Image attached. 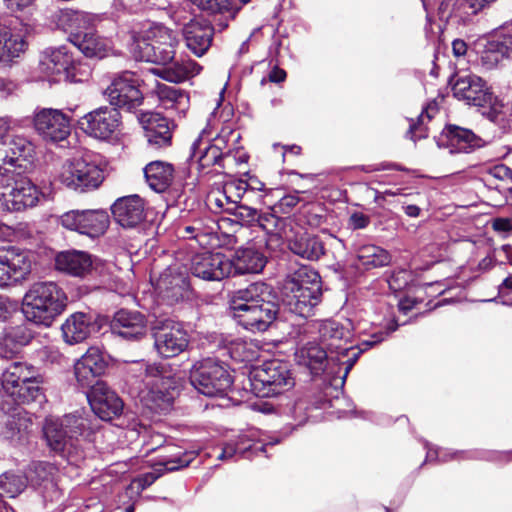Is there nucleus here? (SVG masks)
I'll list each match as a JSON object with an SVG mask.
<instances>
[{
	"instance_id": "f257e3e1",
	"label": "nucleus",
	"mask_w": 512,
	"mask_h": 512,
	"mask_svg": "<svg viewBox=\"0 0 512 512\" xmlns=\"http://www.w3.org/2000/svg\"><path fill=\"white\" fill-rule=\"evenodd\" d=\"M109 362V355L98 346H91L74 364V375L81 388H89L87 399L92 411L104 421L121 414L123 402L118 395L96 378L101 376Z\"/></svg>"
},
{
	"instance_id": "f03ea898",
	"label": "nucleus",
	"mask_w": 512,
	"mask_h": 512,
	"mask_svg": "<svg viewBox=\"0 0 512 512\" xmlns=\"http://www.w3.org/2000/svg\"><path fill=\"white\" fill-rule=\"evenodd\" d=\"M127 382L143 406L153 412L169 409L180 386L179 378L166 375L163 366L135 360L127 364Z\"/></svg>"
},
{
	"instance_id": "7ed1b4c3",
	"label": "nucleus",
	"mask_w": 512,
	"mask_h": 512,
	"mask_svg": "<svg viewBox=\"0 0 512 512\" xmlns=\"http://www.w3.org/2000/svg\"><path fill=\"white\" fill-rule=\"evenodd\" d=\"M43 434L49 448L69 464L79 466L84 461L83 442L89 435L85 417L75 414L48 417L43 425Z\"/></svg>"
},
{
	"instance_id": "20e7f679",
	"label": "nucleus",
	"mask_w": 512,
	"mask_h": 512,
	"mask_svg": "<svg viewBox=\"0 0 512 512\" xmlns=\"http://www.w3.org/2000/svg\"><path fill=\"white\" fill-rule=\"evenodd\" d=\"M67 302L65 291L56 282H35L24 294L22 313L27 321L49 327L63 313Z\"/></svg>"
},
{
	"instance_id": "39448f33",
	"label": "nucleus",
	"mask_w": 512,
	"mask_h": 512,
	"mask_svg": "<svg viewBox=\"0 0 512 512\" xmlns=\"http://www.w3.org/2000/svg\"><path fill=\"white\" fill-rule=\"evenodd\" d=\"M321 295L320 276L311 267L301 266L284 280L282 301L291 313L309 317L320 302Z\"/></svg>"
},
{
	"instance_id": "423d86ee",
	"label": "nucleus",
	"mask_w": 512,
	"mask_h": 512,
	"mask_svg": "<svg viewBox=\"0 0 512 512\" xmlns=\"http://www.w3.org/2000/svg\"><path fill=\"white\" fill-rule=\"evenodd\" d=\"M31 161L19 162L20 165L0 164V209L20 212L38 204L41 191L20 171Z\"/></svg>"
},
{
	"instance_id": "0eeeda50",
	"label": "nucleus",
	"mask_w": 512,
	"mask_h": 512,
	"mask_svg": "<svg viewBox=\"0 0 512 512\" xmlns=\"http://www.w3.org/2000/svg\"><path fill=\"white\" fill-rule=\"evenodd\" d=\"M4 392L18 404H29L44 399V378L39 370L27 362H13L2 373Z\"/></svg>"
},
{
	"instance_id": "6e6552de",
	"label": "nucleus",
	"mask_w": 512,
	"mask_h": 512,
	"mask_svg": "<svg viewBox=\"0 0 512 512\" xmlns=\"http://www.w3.org/2000/svg\"><path fill=\"white\" fill-rule=\"evenodd\" d=\"M69 21V41L87 58L103 59L113 53L111 39L99 35L95 29V16L72 11L67 14Z\"/></svg>"
},
{
	"instance_id": "1a4fd4ad",
	"label": "nucleus",
	"mask_w": 512,
	"mask_h": 512,
	"mask_svg": "<svg viewBox=\"0 0 512 512\" xmlns=\"http://www.w3.org/2000/svg\"><path fill=\"white\" fill-rule=\"evenodd\" d=\"M452 93L458 100L482 109V114L491 121H496L503 113V102L488 83L476 74L458 75L452 84Z\"/></svg>"
},
{
	"instance_id": "9d476101",
	"label": "nucleus",
	"mask_w": 512,
	"mask_h": 512,
	"mask_svg": "<svg viewBox=\"0 0 512 512\" xmlns=\"http://www.w3.org/2000/svg\"><path fill=\"white\" fill-rule=\"evenodd\" d=\"M101 163L86 158H75L64 162L55 180L68 190L85 193L97 189L104 181Z\"/></svg>"
},
{
	"instance_id": "9b49d317",
	"label": "nucleus",
	"mask_w": 512,
	"mask_h": 512,
	"mask_svg": "<svg viewBox=\"0 0 512 512\" xmlns=\"http://www.w3.org/2000/svg\"><path fill=\"white\" fill-rule=\"evenodd\" d=\"M178 40L175 34L163 25H153L142 39H137L133 52L140 61L166 65L174 59Z\"/></svg>"
},
{
	"instance_id": "f8f14e48",
	"label": "nucleus",
	"mask_w": 512,
	"mask_h": 512,
	"mask_svg": "<svg viewBox=\"0 0 512 512\" xmlns=\"http://www.w3.org/2000/svg\"><path fill=\"white\" fill-rule=\"evenodd\" d=\"M253 389L261 397H271L292 389L295 380L287 362L272 359L254 367L250 372Z\"/></svg>"
},
{
	"instance_id": "ddd939ff",
	"label": "nucleus",
	"mask_w": 512,
	"mask_h": 512,
	"mask_svg": "<svg viewBox=\"0 0 512 512\" xmlns=\"http://www.w3.org/2000/svg\"><path fill=\"white\" fill-rule=\"evenodd\" d=\"M38 68L49 82L77 83L83 81L85 76L80 63L66 46L46 48L41 53Z\"/></svg>"
},
{
	"instance_id": "4468645a",
	"label": "nucleus",
	"mask_w": 512,
	"mask_h": 512,
	"mask_svg": "<svg viewBox=\"0 0 512 512\" xmlns=\"http://www.w3.org/2000/svg\"><path fill=\"white\" fill-rule=\"evenodd\" d=\"M190 382L199 393L215 397L225 395L231 388L233 380L222 364L207 358L194 364L190 373Z\"/></svg>"
},
{
	"instance_id": "2eb2a0df",
	"label": "nucleus",
	"mask_w": 512,
	"mask_h": 512,
	"mask_svg": "<svg viewBox=\"0 0 512 512\" xmlns=\"http://www.w3.org/2000/svg\"><path fill=\"white\" fill-rule=\"evenodd\" d=\"M34 264L33 253L17 246L0 248V289L14 287L27 281Z\"/></svg>"
},
{
	"instance_id": "dca6fc26",
	"label": "nucleus",
	"mask_w": 512,
	"mask_h": 512,
	"mask_svg": "<svg viewBox=\"0 0 512 512\" xmlns=\"http://www.w3.org/2000/svg\"><path fill=\"white\" fill-rule=\"evenodd\" d=\"M154 349L162 358L176 357L190 343V336L183 325L172 319L157 320L152 327Z\"/></svg>"
},
{
	"instance_id": "f3484780",
	"label": "nucleus",
	"mask_w": 512,
	"mask_h": 512,
	"mask_svg": "<svg viewBox=\"0 0 512 512\" xmlns=\"http://www.w3.org/2000/svg\"><path fill=\"white\" fill-rule=\"evenodd\" d=\"M139 86L140 80L135 73L123 71L112 78L104 95L110 105L132 111L143 102V94Z\"/></svg>"
},
{
	"instance_id": "a211bd4d",
	"label": "nucleus",
	"mask_w": 512,
	"mask_h": 512,
	"mask_svg": "<svg viewBox=\"0 0 512 512\" xmlns=\"http://www.w3.org/2000/svg\"><path fill=\"white\" fill-rule=\"evenodd\" d=\"M12 126L10 116H0V164L20 165L33 159V143L23 135H9Z\"/></svg>"
},
{
	"instance_id": "6ab92c4d",
	"label": "nucleus",
	"mask_w": 512,
	"mask_h": 512,
	"mask_svg": "<svg viewBox=\"0 0 512 512\" xmlns=\"http://www.w3.org/2000/svg\"><path fill=\"white\" fill-rule=\"evenodd\" d=\"M78 125L86 135L107 141L119 133L121 114L116 108L102 106L82 116Z\"/></svg>"
},
{
	"instance_id": "aec40b11",
	"label": "nucleus",
	"mask_w": 512,
	"mask_h": 512,
	"mask_svg": "<svg viewBox=\"0 0 512 512\" xmlns=\"http://www.w3.org/2000/svg\"><path fill=\"white\" fill-rule=\"evenodd\" d=\"M109 222V215L104 210H71L60 217L64 228L90 238L103 235Z\"/></svg>"
},
{
	"instance_id": "412c9836",
	"label": "nucleus",
	"mask_w": 512,
	"mask_h": 512,
	"mask_svg": "<svg viewBox=\"0 0 512 512\" xmlns=\"http://www.w3.org/2000/svg\"><path fill=\"white\" fill-rule=\"evenodd\" d=\"M36 133L46 142H60L70 134V121L61 110L37 108L32 117Z\"/></svg>"
},
{
	"instance_id": "4be33fe9",
	"label": "nucleus",
	"mask_w": 512,
	"mask_h": 512,
	"mask_svg": "<svg viewBox=\"0 0 512 512\" xmlns=\"http://www.w3.org/2000/svg\"><path fill=\"white\" fill-rule=\"evenodd\" d=\"M229 258L220 252L196 253L190 260V272L205 281H221L230 277Z\"/></svg>"
},
{
	"instance_id": "5701e85b",
	"label": "nucleus",
	"mask_w": 512,
	"mask_h": 512,
	"mask_svg": "<svg viewBox=\"0 0 512 512\" xmlns=\"http://www.w3.org/2000/svg\"><path fill=\"white\" fill-rule=\"evenodd\" d=\"M381 326L385 330H380L376 333H374L371 338V341H365L363 342V345L366 347L364 349H359L356 347H353L352 345L346 344L343 346L340 350L335 351L337 353L336 361L339 365L340 369H343V374L340 377L342 380V384L344 383L348 373L354 366V364L357 362L360 354L367 349L368 347H371L377 343L382 342L388 335H390L392 332L396 331L398 328V323L395 320L394 317L385 320L383 323H381Z\"/></svg>"
},
{
	"instance_id": "b1692460",
	"label": "nucleus",
	"mask_w": 512,
	"mask_h": 512,
	"mask_svg": "<svg viewBox=\"0 0 512 512\" xmlns=\"http://www.w3.org/2000/svg\"><path fill=\"white\" fill-rule=\"evenodd\" d=\"M276 315V305L271 301L263 300L246 308L245 311L234 314L232 317L245 329L252 332H262L272 324Z\"/></svg>"
},
{
	"instance_id": "393cba45",
	"label": "nucleus",
	"mask_w": 512,
	"mask_h": 512,
	"mask_svg": "<svg viewBox=\"0 0 512 512\" xmlns=\"http://www.w3.org/2000/svg\"><path fill=\"white\" fill-rule=\"evenodd\" d=\"M25 27L18 21L0 23V63L20 57L27 48Z\"/></svg>"
},
{
	"instance_id": "a878e982",
	"label": "nucleus",
	"mask_w": 512,
	"mask_h": 512,
	"mask_svg": "<svg viewBox=\"0 0 512 512\" xmlns=\"http://www.w3.org/2000/svg\"><path fill=\"white\" fill-rule=\"evenodd\" d=\"M437 144L439 148L448 149L450 154L470 153L476 148L481 147L483 141L469 129L448 125L443 130Z\"/></svg>"
},
{
	"instance_id": "bb28decb",
	"label": "nucleus",
	"mask_w": 512,
	"mask_h": 512,
	"mask_svg": "<svg viewBox=\"0 0 512 512\" xmlns=\"http://www.w3.org/2000/svg\"><path fill=\"white\" fill-rule=\"evenodd\" d=\"M112 214L117 223L133 228L145 219V202L139 195L118 198L112 205Z\"/></svg>"
},
{
	"instance_id": "cd10ccee",
	"label": "nucleus",
	"mask_w": 512,
	"mask_h": 512,
	"mask_svg": "<svg viewBox=\"0 0 512 512\" xmlns=\"http://www.w3.org/2000/svg\"><path fill=\"white\" fill-rule=\"evenodd\" d=\"M213 34V27L204 19H192L183 28L186 46L197 57L207 52L211 46Z\"/></svg>"
},
{
	"instance_id": "c85d7f7f",
	"label": "nucleus",
	"mask_w": 512,
	"mask_h": 512,
	"mask_svg": "<svg viewBox=\"0 0 512 512\" xmlns=\"http://www.w3.org/2000/svg\"><path fill=\"white\" fill-rule=\"evenodd\" d=\"M139 121L150 146L162 148L171 144L172 131L166 117L148 112L141 114Z\"/></svg>"
},
{
	"instance_id": "c756f323",
	"label": "nucleus",
	"mask_w": 512,
	"mask_h": 512,
	"mask_svg": "<svg viewBox=\"0 0 512 512\" xmlns=\"http://www.w3.org/2000/svg\"><path fill=\"white\" fill-rule=\"evenodd\" d=\"M230 262V276L260 273L266 263L267 257L255 247H245L236 250Z\"/></svg>"
},
{
	"instance_id": "7c9ffc66",
	"label": "nucleus",
	"mask_w": 512,
	"mask_h": 512,
	"mask_svg": "<svg viewBox=\"0 0 512 512\" xmlns=\"http://www.w3.org/2000/svg\"><path fill=\"white\" fill-rule=\"evenodd\" d=\"M92 256L84 251L67 250L59 252L55 257L57 271L73 277H85L93 269Z\"/></svg>"
},
{
	"instance_id": "2f4dec72",
	"label": "nucleus",
	"mask_w": 512,
	"mask_h": 512,
	"mask_svg": "<svg viewBox=\"0 0 512 512\" xmlns=\"http://www.w3.org/2000/svg\"><path fill=\"white\" fill-rule=\"evenodd\" d=\"M32 427L30 414L19 409L8 417L2 435L11 445L22 447L29 443Z\"/></svg>"
},
{
	"instance_id": "473e14b6",
	"label": "nucleus",
	"mask_w": 512,
	"mask_h": 512,
	"mask_svg": "<svg viewBox=\"0 0 512 512\" xmlns=\"http://www.w3.org/2000/svg\"><path fill=\"white\" fill-rule=\"evenodd\" d=\"M319 339L322 345L330 352L340 350L352 338L350 325H344L336 320L326 319L318 324Z\"/></svg>"
},
{
	"instance_id": "72a5a7b5",
	"label": "nucleus",
	"mask_w": 512,
	"mask_h": 512,
	"mask_svg": "<svg viewBox=\"0 0 512 512\" xmlns=\"http://www.w3.org/2000/svg\"><path fill=\"white\" fill-rule=\"evenodd\" d=\"M95 329L92 316L82 312L70 315L61 326L63 339L69 345L83 342Z\"/></svg>"
},
{
	"instance_id": "f704fd0d",
	"label": "nucleus",
	"mask_w": 512,
	"mask_h": 512,
	"mask_svg": "<svg viewBox=\"0 0 512 512\" xmlns=\"http://www.w3.org/2000/svg\"><path fill=\"white\" fill-rule=\"evenodd\" d=\"M112 329L126 339H137L146 331L145 316L139 311L121 309L114 315Z\"/></svg>"
},
{
	"instance_id": "c9c22d12",
	"label": "nucleus",
	"mask_w": 512,
	"mask_h": 512,
	"mask_svg": "<svg viewBox=\"0 0 512 512\" xmlns=\"http://www.w3.org/2000/svg\"><path fill=\"white\" fill-rule=\"evenodd\" d=\"M201 66L190 58H180L162 67L151 69V72L171 83H182L201 71Z\"/></svg>"
},
{
	"instance_id": "e433bc0d",
	"label": "nucleus",
	"mask_w": 512,
	"mask_h": 512,
	"mask_svg": "<svg viewBox=\"0 0 512 512\" xmlns=\"http://www.w3.org/2000/svg\"><path fill=\"white\" fill-rule=\"evenodd\" d=\"M155 93L159 105L172 115L182 117L190 106L189 95L182 89L166 84H157Z\"/></svg>"
},
{
	"instance_id": "4c0bfd02",
	"label": "nucleus",
	"mask_w": 512,
	"mask_h": 512,
	"mask_svg": "<svg viewBox=\"0 0 512 512\" xmlns=\"http://www.w3.org/2000/svg\"><path fill=\"white\" fill-rule=\"evenodd\" d=\"M328 350L316 342H307L295 352V361L298 365L310 370L311 374H321L328 363Z\"/></svg>"
},
{
	"instance_id": "58836bf2",
	"label": "nucleus",
	"mask_w": 512,
	"mask_h": 512,
	"mask_svg": "<svg viewBox=\"0 0 512 512\" xmlns=\"http://www.w3.org/2000/svg\"><path fill=\"white\" fill-rule=\"evenodd\" d=\"M269 287L263 282H254L246 288L238 289L230 297L229 308L231 315L245 311L246 308L265 300Z\"/></svg>"
},
{
	"instance_id": "ea45409f",
	"label": "nucleus",
	"mask_w": 512,
	"mask_h": 512,
	"mask_svg": "<svg viewBox=\"0 0 512 512\" xmlns=\"http://www.w3.org/2000/svg\"><path fill=\"white\" fill-rule=\"evenodd\" d=\"M174 168L170 163L153 161L144 168V176L148 186L155 192H164L172 183Z\"/></svg>"
},
{
	"instance_id": "a19ab883",
	"label": "nucleus",
	"mask_w": 512,
	"mask_h": 512,
	"mask_svg": "<svg viewBox=\"0 0 512 512\" xmlns=\"http://www.w3.org/2000/svg\"><path fill=\"white\" fill-rule=\"evenodd\" d=\"M289 249L295 255L310 261L318 260L325 252L322 241L307 233L290 240Z\"/></svg>"
},
{
	"instance_id": "79ce46f5",
	"label": "nucleus",
	"mask_w": 512,
	"mask_h": 512,
	"mask_svg": "<svg viewBox=\"0 0 512 512\" xmlns=\"http://www.w3.org/2000/svg\"><path fill=\"white\" fill-rule=\"evenodd\" d=\"M151 283L159 294L176 296L186 285V277L176 267H168L157 278L151 277Z\"/></svg>"
},
{
	"instance_id": "37998d69",
	"label": "nucleus",
	"mask_w": 512,
	"mask_h": 512,
	"mask_svg": "<svg viewBox=\"0 0 512 512\" xmlns=\"http://www.w3.org/2000/svg\"><path fill=\"white\" fill-rule=\"evenodd\" d=\"M217 224L213 220L206 223L195 221L184 227L185 237L194 240L200 247H213L217 242Z\"/></svg>"
},
{
	"instance_id": "c03bdc74",
	"label": "nucleus",
	"mask_w": 512,
	"mask_h": 512,
	"mask_svg": "<svg viewBox=\"0 0 512 512\" xmlns=\"http://www.w3.org/2000/svg\"><path fill=\"white\" fill-rule=\"evenodd\" d=\"M194 457V452L179 451L172 456L162 458L155 466V473H148L144 476L145 485L152 484L164 472H171L188 466Z\"/></svg>"
},
{
	"instance_id": "a18cd8bd",
	"label": "nucleus",
	"mask_w": 512,
	"mask_h": 512,
	"mask_svg": "<svg viewBox=\"0 0 512 512\" xmlns=\"http://www.w3.org/2000/svg\"><path fill=\"white\" fill-rule=\"evenodd\" d=\"M221 158V149L208 141L204 142L202 136H199L191 146V159L198 162L202 168L219 164Z\"/></svg>"
},
{
	"instance_id": "49530a36",
	"label": "nucleus",
	"mask_w": 512,
	"mask_h": 512,
	"mask_svg": "<svg viewBox=\"0 0 512 512\" xmlns=\"http://www.w3.org/2000/svg\"><path fill=\"white\" fill-rule=\"evenodd\" d=\"M359 264L365 269L384 267L391 261L389 252L374 244H365L357 249Z\"/></svg>"
},
{
	"instance_id": "de8ad7c7",
	"label": "nucleus",
	"mask_w": 512,
	"mask_h": 512,
	"mask_svg": "<svg viewBox=\"0 0 512 512\" xmlns=\"http://www.w3.org/2000/svg\"><path fill=\"white\" fill-rule=\"evenodd\" d=\"M57 468L49 462H34L30 465L25 476L34 486H43L45 489L55 486Z\"/></svg>"
},
{
	"instance_id": "09e8293b",
	"label": "nucleus",
	"mask_w": 512,
	"mask_h": 512,
	"mask_svg": "<svg viewBox=\"0 0 512 512\" xmlns=\"http://www.w3.org/2000/svg\"><path fill=\"white\" fill-rule=\"evenodd\" d=\"M27 479L19 471H7L0 475V494L14 498L24 491Z\"/></svg>"
},
{
	"instance_id": "8fccbe9b",
	"label": "nucleus",
	"mask_w": 512,
	"mask_h": 512,
	"mask_svg": "<svg viewBox=\"0 0 512 512\" xmlns=\"http://www.w3.org/2000/svg\"><path fill=\"white\" fill-rule=\"evenodd\" d=\"M478 45L482 47V50L479 51V61L480 65L484 69L491 70L497 67V65L504 59L486 37L481 38Z\"/></svg>"
},
{
	"instance_id": "3c124183",
	"label": "nucleus",
	"mask_w": 512,
	"mask_h": 512,
	"mask_svg": "<svg viewBox=\"0 0 512 512\" xmlns=\"http://www.w3.org/2000/svg\"><path fill=\"white\" fill-rule=\"evenodd\" d=\"M277 212L260 213L258 225L270 235H280L285 226V219L276 215Z\"/></svg>"
},
{
	"instance_id": "603ef678",
	"label": "nucleus",
	"mask_w": 512,
	"mask_h": 512,
	"mask_svg": "<svg viewBox=\"0 0 512 512\" xmlns=\"http://www.w3.org/2000/svg\"><path fill=\"white\" fill-rule=\"evenodd\" d=\"M427 461H440L447 462L453 459H462L464 458V451H451L448 448H440L434 446H427Z\"/></svg>"
},
{
	"instance_id": "864d4df0",
	"label": "nucleus",
	"mask_w": 512,
	"mask_h": 512,
	"mask_svg": "<svg viewBox=\"0 0 512 512\" xmlns=\"http://www.w3.org/2000/svg\"><path fill=\"white\" fill-rule=\"evenodd\" d=\"M32 338L31 331L23 325L11 328L5 336L7 342L14 343L17 347L29 344Z\"/></svg>"
},
{
	"instance_id": "5fc2aeb1",
	"label": "nucleus",
	"mask_w": 512,
	"mask_h": 512,
	"mask_svg": "<svg viewBox=\"0 0 512 512\" xmlns=\"http://www.w3.org/2000/svg\"><path fill=\"white\" fill-rule=\"evenodd\" d=\"M234 185H224L222 190L212 191L208 196V202L211 209L215 211H225L226 198L225 193L234 192Z\"/></svg>"
},
{
	"instance_id": "6e6d98bb",
	"label": "nucleus",
	"mask_w": 512,
	"mask_h": 512,
	"mask_svg": "<svg viewBox=\"0 0 512 512\" xmlns=\"http://www.w3.org/2000/svg\"><path fill=\"white\" fill-rule=\"evenodd\" d=\"M298 194V192H295L293 194H287L282 196L273 205L271 210L282 214H289L300 201Z\"/></svg>"
},
{
	"instance_id": "4d7b16f0",
	"label": "nucleus",
	"mask_w": 512,
	"mask_h": 512,
	"mask_svg": "<svg viewBox=\"0 0 512 512\" xmlns=\"http://www.w3.org/2000/svg\"><path fill=\"white\" fill-rule=\"evenodd\" d=\"M229 352L231 357L238 361H249L253 356V352L246 348V343L240 340L231 343Z\"/></svg>"
},
{
	"instance_id": "13d9d810",
	"label": "nucleus",
	"mask_w": 512,
	"mask_h": 512,
	"mask_svg": "<svg viewBox=\"0 0 512 512\" xmlns=\"http://www.w3.org/2000/svg\"><path fill=\"white\" fill-rule=\"evenodd\" d=\"M496 0H463V8L470 15H477L481 11L489 8Z\"/></svg>"
},
{
	"instance_id": "bf43d9fd",
	"label": "nucleus",
	"mask_w": 512,
	"mask_h": 512,
	"mask_svg": "<svg viewBox=\"0 0 512 512\" xmlns=\"http://www.w3.org/2000/svg\"><path fill=\"white\" fill-rule=\"evenodd\" d=\"M438 112L435 106H428L418 117L419 123L418 125H411L409 134L410 138L415 142V134L417 130H420L421 126L424 125L426 121H430L434 118L435 114Z\"/></svg>"
},
{
	"instance_id": "052dcab7",
	"label": "nucleus",
	"mask_w": 512,
	"mask_h": 512,
	"mask_svg": "<svg viewBox=\"0 0 512 512\" xmlns=\"http://www.w3.org/2000/svg\"><path fill=\"white\" fill-rule=\"evenodd\" d=\"M488 175L501 181L512 182V169L504 164H498L488 170Z\"/></svg>"
},
{
	"instance_id": "680f3d73",
	"label": "nucleus",
	"mask_w": 512,
	"mask_h": 512,
	"mask_svg": "<svg viewBox=\"0 0 512 512\" xmlns=\"http://www.w3.org/2000/svg\"><path fill=\"white\" fill-rule=\"evenodd\" d=\"M499 296L502 298L503 304L512 305V275L508 276L499 286Z\"/></svg>"
},
{
	"instance_id": "e2e57ef3",
	"label": "nucleus",
	"mask_w": 512,
	"mask_h": 512,
	"mask_svg": "<svg viewBox=\"0 0 512 512\" xmlns=\"http://www.w3.org/2000/svg\"><path fill=\"white\" fill-rule=\"evenodd\" d=\"M289 415L294 420L295 426L302 425L307 419L305 407L302 403H294L289 409Z\"/></svg>"
},
{
	"instance_id": "0e129e2a",
	"label": "nucleus",
	"mask_w": 512,
	"mask_h": 512,
	"mask_svg": "<svg viewBox=\"0 0 512 512\" xmlns=\"http://www.w3.org/2000/svg\"><path fill=\"white\" fill-rule=\"evenodd\" d=\"M6 7L14 13L29 10L35 0H3Z\"/></svg>"
},
{
	"instance_id": "69168bd1",
	"label": "nucleus",
	"mask_w": 512,
	"mask_h": 512,
	"mask_svg": "<svg viewBox=\"0 0 512 512\" xmlns=\"http://www.w3.org/2000/svg\"><path fill=\"white\" fill-rule=\"evenodd\" d=\"M15 310V304L8 297L0 296V320H6Z\"/></svg>"
},
{
	"instance_id": "338daca9",
	"label": "nucleus",
	"mask_w": 512,
	"mask_h": 512,
	"mask_svg": "<svg viewBox=\"0 0 512 512\" xmlns=\"http://www.w3.org/2000/svg\"><path fill=\"white\" fill-rule=\"evenodd\" d=\"M369 222V217L360 212L353 213L349 219V224L354 229H363L369 224Z\"/></svg>"
},
{
	"instance_id": "774afa93",
	"label": "nucleus",
	"mask_w": 512,
	"mask_h": 512,
	"mask_svg": "<svg viewBox=\"0 0 512 512\" xmlns=\"http://www.w3.org/2000/svg\"><path fill=\"white\" fill-rule=\"evenodd\" d=\"M17 89V84L6 78L0 77V97H8L12 95Z\"/></svg>"
}]
</instances>
